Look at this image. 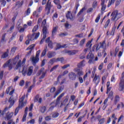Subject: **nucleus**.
I'll use <instances>...</instances> for the list:
<instances>
[{"instance_id":"e433bc0d","label":"nucleus","mask_w":124,"mask_h":124,"mask_svg":"<svg viewBox=\"0 0 124 124\" xmlns=\"http://www.w3.org/2000/svg\"><path fill=\"white\" fill-rule=\"evenodd\" d=\"M16 50H17V47L14 46V47H12L11 50V53L12 54H14V53H15V51H16Z\"/></svg>"},{"instance_id":"20e7f679","label":"nucleus","mask_w":124,"mask_h":124,"mask_svg":"<svg viewBox=\"0 0 124 124\" xmlns=\"http://www.w3.org/2000/svg\"><path fill=\"white\" fill-rule=\"evenodd\" d=\"M111 16H112L111 21L116 22V21H118L120 18L123 17V15L116 10L112 13Z\"/></svg>"},{"instance_id":"ea45409f","label":"nucleus","mask_w":124,"mask_h":124,"mask_svg":"<svg viewBox=\"0 0 124 124\" xmlns=\"http://www.w3.org/2000/svg\"><path fill=\"white\" fill-rule=\"evenodd\" d=\"M7 57H8V52H5L1 56L2 59H5V58H7Z\"/></svg>"},{"instance_id":"de8ad7c7","label":"nucleus","mask_w":124,"mask_h":124,"mask_svg":"<svg viewBox=\"0 0 124 124\" xmlns=\"http://www.w3.org/2000/svg\"><path fill=\"white\" fill-rule=\"evenodd\" d=\"M92 41H89L86 44V46L91 48L92 47Z\"/></svg>"},{"instance_id":"3c124183","label":"nucleus","mask_w":124,"mask_h":124,"mask_svg":"<svg viewBox=\"0 0 124 124\" xmlns=\"http://www.w3.org/2000/svg\"><path fill=\"white\" fill-rule=\"evenodd\" d=\"M40 52H41L40 50H39L36 52V56H35L36 58L39 59V55L40 54Z\"/></svg>"},{"instance_id":"cd10ccee","label":"nucleus","mask_w":124,"mask_h":124,"mask_svg":"<svg viewBox=\"0 0 124 124\" xmlns=\"http://www.w3.org/2000/svg\"><path fill=\"white\" fill-rule=\"evenodd\" d=\"M115 1H116V0H111L110 1H109L108 4V7H110L112 4H114V3H115Z\"/></svg>"},{"instance_id":"1a4fd4ad","label":"nucleus","mask_w":124,"mask_h":124,"mask_svg":"<svg viewBox=\"0 0 124 124\" xmlns=\"http://www.w3.org/2000/svg\"><path fill=\"white\" fill-rule=\"evenodd\" d=\"M39 34H40L39 32H38L37 33H33L32 35H31V36L28 35V38L29 37L30 40L31 41H32V40H34V39H37V38L39 36Z\"/></svg>"},{"instance_id":"69168bd1","label":"nucleus","mask_w":124,"mask_h":124,"mask_svg":"<svg viewBox=\"0 0 124 124\" xmlns=\"http://www.w3.org/2000/svg\"><path fill=\"white\" fill-rule=\"evenodd\" d=\"M56 50H58V49H61V48H62V45H61V44H57L56 45Z\"/></svg>"},{"instance_id":"6ab92c4d","label":"nucleus","mask_w":124,"mask_h":124,"mask_svg":"<svg viewBox=\"0 0 124 124\" xmlns=\"http://www.w3.org/2000/svg\"><path fill=\"white\" fill-rule=\"evenodd\" d=\"M34 102L41 103L42 102V98L39 97V95H37L34 98Z\"/></svg>"},{"instance_id":"4468645a","label":"nucleus","mask_w":124,"mask_h":124,"mask_svg":"<svg viewBox=\"0 0 124 124\" xmlns=\"http://www.w3.org/2000/svg\"><path fill=\"white\" fill-rule=\"evenodd\" d=\"M93 81L94 82L95 84H96V86H97V85H98V83L100 81V78H99V76H96V75L94 78Z\"/></svg>"},{"instance_id":"4d7b16f0","label":"nucleus","mask_w":124,"mask_h":124,"mask_svg":"<svg viewBox=\"0 0 124 124\" xmlns=\"http://www.w3.org/2000/svg\"><path fill=\"white\" fill-rule=\"evenodd\" d=\"M19 108H20V107L19 108H16L15 110V116H16L17 114H18V112H19V110L20 109Z\"/></svg>"},{"instance_id":"4be33fe9","label":"nucleus","mask_w":124,"mask_h":124,"mask_svg":"<svg viewBox=\"0 0 124 124\" xmlns=\"http://www.w3.org/2000/svg\"><path fill=\"white\" fill-rule=\"evenodd\" d=\"M101 5L102 6L101 11H105V9H106V4H105V0H103L102 1Z\"/></svg>"},{"instance_id":"8fccbe9b","label":"nucleus","mask_w":124,"mask_h":124,"mask_svg":"<svg viewBox=\"0 0 124 124\" xmlns=\"http://www.w3.org/2000/svg\"><path fill=\"white\" fill-rule=\"evenodd\" d=\"M53 2L55 4H61V1H60V0H54Z\"/></svg>"},{"instance_id":"603ef678","label":"nucleus","mask_w":124,"mask_h":124,"mask_svg":"<svg viewBox=\"0 0 124 124\" xmlns=\"http://www.w3.org/2000/svg\"><path fill=\"white\" fill-rule=\"evenodd\" d=\"M37 30H38V25H36L34 26V28L32 30L33 32L36 31Z\"/></svg>"},{"instance_id":"0eeeda50","label":"nucleus","mask_w":124,"mask_h":124,"mask_svg":"<svg viewBox=\"0 0 124 124\" xmlns=\"http://www.w3.org/2000/svg\"><path fill=\"white\" fill-rule=\"evenodd\" d=\"M74 71L77 73V77H81L84 75V72L82 69H79L78 68H76L74 69Z\"/></svg>"},{"instance_id":"b1692460","label":"nucleus","mask_w":124,"mask_h":124,"mask_svg":"<svg viewBox=\"0 0 124 124\" xmlns=\"http://www.w3.org/2000/svg\"><path fill=\"white\" fill-rule=\"evenodd\" d=\"M61 62V63H64V58L63 57L58 58L56 59V62Z\"/></svg>"},{"instance_id":"5701e85b","label":"nucleus","mask_w":124,"mask_h":124,"mask_svg":"<svg viewBox=\"0 0 124 124\" xmlns=\"http://www.w3.org/2000/svg\"><path fill=\"white\" fill-rule=\"evenodd\" d=\"M24 3V1H21L20 2V1H18L16 2V6H17V7L19 8V7H21L23 5Z\"/></svg>"},{"instance_id":"13d9d810","label":"nucleus","mask_w":124,"mask_h":124,"mask_svg":"<svg viewBox=\"0 0 124 124\" xmlns=\"http://www.w3.org/2000/svg\"><path fill=\"white\" fill-rule=\"evenodd\" d=\"M48 46L49 48H53V43H52V41L48 43Z\"/></svg>"},{"instance_id":"a19ab883","label":"nucleus","mask_w":124,"mask_h":124,"mask_svg":"<svg viewBox=\"0 0 124 124\" xmlns=\"http://www.w3.org/2000/svg\"><path fill=\"white\" fill-rule=\"evenodd\" d=\"M121 106H122V108H124V104L123 103H120L117 105V108L120 109L121 108Z\"/></svg>"},{"instance_id":"412c9836","label":"nucleus","mask_w":124,"mask_h":124,"mask_svg":"<svg viewBox=\"0 0 124 124\" xmlns=\"http://www.w3.org/2000/svg\"><path fill=\"white\" fill-rule=\"evenodd\" d=\"M58 29H59L58 26L53 27L52 31V37L54 38V36L56 35V33H57V31H58Z\"/></svg>"},{"instance_id":"0e129e2a","label":"nucleus","mask_w":124,"mask_h":124,"mask_svg":"<svg viewBox=\"0 0 124 124\" xmlns=\"http://www.w3.org/2000/svg\"><path fill=\"white\" fill-rule=\"evenodd\" d=\"M121 0H117L116 3H115V5L116 6H118V5H120V3H121Z\"/></svg>"},{"instance_id":"7ed1b4c3","label":"nucleus","mask_w":124,"mask_h":124,"mask_svg":"<svg viewBox=\"0 0 124 124\" xmlns=\"http://www.w3.org/2000/svg\"><path fill=\"white\" fill-rule=\"evenodd\" d=\"M19 61V56H16L14 59L9 60L4 65H3V67H6L8 66L9 68L12 69V62L13 64H16Z\"/></svg>"},{"instance_id":"c85d7f7f","label":"nucleus","mask_w":124,"mask_h":124,"mask_svg":"<svg viewBox=\"0 0 124 124\" xmlns=\"http://www.w3.org/2000/svg\"><path fill=\"white\" fill-rule=\"evenodd\" d=\"M119 101H120V96L116 95L114 99L115 104H117V103H118V102H119Z\"/></svg>"},{"instance_id":"bf43d9fd","label":"nucleus","mask_w":124,"mask_h":124,"mask_svg":"<svg viewBox=\"0 0 124 124\" xmlns=\"http://www.w3.org/2000/svg\"><path fill=\"white\" fill-rule=\"evenodd\" d=\"M26 13L27 16L30 15V14L31 13V9L30 8L27 9V10L26 12Z\"/></svg>"},{"instance_id":"37998d69","label":"nucleus","mask_w":124,"mask_h":124,"mask_svg":"<svg viewBox=\"0 0 124 124\" xmlns=\"http://www.w3.org/2000/svg\"><path fill=\"white\" fill-rule=\"evenodd\" d=\"M70 66V64H67L66 65H63V66L61 67L62 69H66L67 67H69Z\"/></svg>"},{"instance_id":"f3484780","label":"nucleus","mask_w":124,"mask_h":124,"mask_svg":"<svg viewBox=\"0 0 124 124\" xmlns=\"http://www.w3.org/2000/svg\"><path fill=\"white\" fill-rule=\"evenodd\" d=\"M14 115V113L13 112H11V113H9V112H8L7 113L6 117L5 118V121H9V120H10V119H11V118H12V117Z\"/></svg>"},{"instance_id":"2f4dec72","label":"nucleus","mask_w":124,"mask_h":124,"mask_svg":"<svg viewBox=\"0 0 124 124\" xmlns=\"http://www.w3.org/2000/svg\"><path fill=\"white\" fill-rule=\"evenodd\" d=\"M49 62L50 64H53L54 62H57V60L56 58H52L49 61Z\"/></svg>"},{"instance_id":"9b49d317","label":"nucleus","mask_w":124,"mask_h":124,"mask_svg":"<svg viewBox=\"0 0 124 124\" xmlns=\"http://www.w3.org/2000/svg\"><path fill=\"white\" fill-rule=\"evenodd\" d=\"M69 78L72 81H74L76 80V74L74 72H70L69 73Z\"/></svg>"},{"instance_id":"052dcab7","label":"nucleus","mask_w":124,"mask_h":124,"mask_svg":"<svg viewBox=\"0 0 124 124\" xmlns=\"http://www.w3.org/2000/svg\"><path fill=\"white\" fill-rule=\"evenodd\" d=\"M29 123H30V124H34V123H35V120H34V119L31 120L29 122H27V124H29Z\"/></svg>"},{"instance_id":"9d476101","label":"nucleus","mask_w":124,"mask_h":124,"mask_svg":"<svg viewBox=\"0 0 124 124\" xmlns=\"http://www.w3.org/2000/svg\"><path fill=\"white\" fill-rule=\"evenodd\" d=\"M25 96L23 95L21 98L19 99V107L22 108L23 107V106H25L26 105V103L24 102V99H25Z\"/></svg>"},{"instance_id":"39448f33","label":"nucleus","mask_w":124,"mask_h":124,"mask_svg":"<svg viewBox=\"0 0 124 124\" xmlns=\"http://www.w3.org/2000/svg\"><path fill=\"white\" fill-rule=\"evenodd\" d=\"M42 74V76L40 79H43L45 77V75L47 74V70H45L44 68H42L37 73V76H39Z\"/></svg>"},{"instance_id":"423d86ee","label":"nucleus","mask_w":124,"mask_h":124,"mask_svg":"<svg viewBox=\"0 0 124 124\" xmlns=\"http://www.w3.org/2000/svg\"><path fill=\"white\" fill-rule=\"evenodd\" d=\"M9 102L10 104L9 108H11L13 105H14V102L15 101H14V98H13V96H12L9 99ZM9 108L8 107H6L3 110V112H6L7 110H8Z\"/></svg>"},{"instance_id":"a18cd8bd","label":"nucleus","mask_w":124,"mask_h":124,"mask_svg":"<svg viewBox=\"0 0 124 124\" xmlns=\"http://www.w3.org/2000/svg\"><path fill=\"white\" fill-rule=\"evenodd\" d=\"M79 6H80V4H79V3L78 2L76 3L75 5V8H76L75 13L77 12V10H78V7H79Z\"/></svg>"},{"instance_id":"e2e57ef3","label":"nucleus","mask_w":124,"mask_h":124,"mask_svg":"<svg viewBox=\"0 0 124 124\" xmlns=\"http://www.w3.org/2000/svg\"><path fill=\"white\" fill-rule=\"evenodd\" d=\"M103 65H104L103 63H101L99 65V67H98V69H99V70H101V69H102V68H103Z\"/></svg>"},{"instance_id":"7c9ffc66","label":"nucleus","mask_w":124,"mask_h":124,"mask_svg":"<svg viewBox=\"0 0 124 124\" xmlns=\"http://www.w3.org/2000/svg\"><path fill=\"white\" fill-rule=\"evenodd\" d=\"M87 59H90L91 60H93V54L89 53L87 57Z\"/></svg>"},{"instance_id":"aec40b11","label":"nucleus","mask_w":124,"mask_h":124,"mask_svg":"<svg viewBox=\"0 0 124 124\" xmlns=\"http://www.w3.org/2000/svg\"><path fill=\"white\" fill-rule=\"evenodd\" d=\"M56 56V52H48L47 54V56L48 59H51V58H53Z\"/></svg>"},{"instance_id":"f8f14e48","label":"nucleus","mask_w":124,"mask_h":124,"mask_svg":"<svg viewBox=\"0 0 124 124\" xmlns=\"http://www.w3.org/2000/svg\"><path fill=\"white\" fill-rule=\"evenodd\" d=\"M64 95V93H62L59 96L54 104V106L55 107L57 106V105H59V104H60V100H61V98H62V96H63Z\"/></svg>"},{"instance_id":"bb28decb","label":"nucleus","mask_w":124,"mask_h":124,"mask_svg":"<svg viewBox=\"0 0 124 124\" xmlns=\"http://www.w3.org/2000/svg\"><path fill=\"white\" fill-rule=\"evenodd\" d=\"M86 9H87L86 8H85V7L82 8L80 11H79V12L78 14V16H80V15H81V14H82V13H83L85 10H86Z\"/></svg>"},{"instance_id":"58836bf2","label":"nucleus","mask_w":124,"mask_h":124,"mask_svg":"<svg viewBox=\"0 0 124 124\" xmlns=\"http://www.w3.org/2000/svg\"><path fill=\"white\" fill-rule=\"evenodd\" d=\"M17 33H18L17 31L14 32L13 33L12 36L11 38V39H12H12H14L15 38V36H16V35H17Z\"/></svg>"},{"instance_id":"6e6d98bb","label":"nucleus","mask_w":124,"mask_h":124,"mask_svg":"<svg viewBox=\"0 0 124 124\" xmlns=\"http://www.w3.org/2000/svg\"><path fill=\"white\" fill-rule=\"evenodd\" d=\"M76 37H78L79 38H81V37H83V33H81L79 34H77L75 35Z\"/></svg>"},{"instance_id":"680f3d73","label":"nucleus","mask_w":124,"mask_h":124,"mask_svg":"<svg viewBox=\"0 0 124 124\" xmlns=\"http://www.w3.org/2000/svg\"><path fill=\"white\" fill-rule=\"evenodd\" d=\"M46 49H44L43 50V52L42 53L41 57H44V56H45V55H46Z\"/></svg>"},{"instance_id":"f03ea898","label":"nucleus","mask_w":124,"mask_h":124,"mask_svg":"<svg viewBox=\"0 0 124 124\" xmlns=\"http://www.w3.org/2000/svg\"><path fill=\"white\" fill-rule=\"evenodd\" d=\"M42 27H43V37L40 42V44H42V43L44 42V41H45V38H46V34H47V33H48V32L47 30V27H46V19H44L42 23Z\"/></svg>"},{"instance_id":"338daca9","label":"nucleus","mask_w":124,"mask_h":124,"mask_svg":"<svg viewBox=\"0 0 124 124\" xmlns=\"http://www.w3.org/2000/svg\"><path fill=\"white\" fill-rule=\"evenodd\" d=\"M42 6L39 7V8L37 9V12H41V11H42Z\"/></svg>"},{"instance_id":"c756f323","label":"nucleus","mask_w":124,"mask_h":124,"mask_svg":"<svg viewBox=\"0 0 124 124\" xmlns=\"http://www.w3.org/2000/svg\"><path fill=\"white\" fill-rule=\"evenodd\" d=\"M64 89V85H62L59 87L57 91L60 93H62V92Z\"/></svg>"},{"instance_id":"a878e982","label":"nucleus","mask_w":124,"mask_h":124,"mask_svg":"<svg viewBox=\"0 0 124 124\" xmlns=\"http://www.w3.org/2000/svg\"><path fill=\"white\" fill-rule=\"evenodd\" d=\"M108 98H110L111 100H113V99L114 98V95H113V91H111L109 94H108Z\"/></svg>"},{"instance_id":"a211bd4d","label":"nucleus","mask_w":124,"mask_h":124,"mask_svg":"<svg viewBox=\"0 0 124 124\" xmlns=\"http://www.w3.org/2000/svg\"><path fill=\"white\" fill-rule=\"evenodd\" d=\"M29 110V108L26 107L25 108V110L24 111L25 114L23 115V118H22V122H26V118H27V115H28V111Z\"/></svg>"},{"instance_id":"09e8293b","label":"nucleus","mask_w":124,"mask_h":124,"mask_svg":"<svg viewBox=\"0 0 124 124\" xmlns=\"http://www.w3.org/2000/svg\"><path fill=\"white\" fill-rule=\"evenodd\" d=\"M45 111H46V107H43L41 108V113H45Z\"/></svg>"},{"instance_id":"4c0bfd02","label":"nucleus","mask_w":124,"mask_h":124,"mask_svg":"<svg viewBox=\"0 0 124 124\" xmlns=\"http://www.w3.org/2000/svg\"><path fill=\"white\" fill-rule=\"evenodd\" d=\"M68 101V98H66L63 101L62 103H61V106H62V105H65L66 104V102Z\"/></svg>"},{"instance_id":"473e14b6","label":"nucleus","mask_w":124,"mask_h":124,"mask_svg":"<svg viewBox=\"0 0 124 124\" xmlns=\"http://www.w3.org/2000/svg\"><path fill=\"white\" fill-rule=\"evenodd\" d=\"M85 42H86V39H82L79 43V46L82 47V46L85 44Z\"/></svg>"},{"instance_id":"6e6552de","label":"nucleus","mask_w":124,"mask_h":124,"mask_svg":"<svg viewBox=\"0 0 124 124\" xmlns=\"http://www.w3.org/2000/svg\"><path fill=\"white\" fill-rule=\"evenodd\" d=\"M52 5H51V0H48V1L46 5V10L47 11L46 15H49L50 11H51V8Z\"/></svg>"},{"instance_id":"f704fd0d","label":"nucleus","mask_w":124,"mask_h":124,"mask_svg":"<svg viewBox=\"0 0 124 124\" xmlns=\"http://www.w3.org/2000/svg\"><path fill=\"white\" fill-rule=\"evenodd\" d=\"M59 65H56L55 66H54L50 70V72H52V71H54V70H56V69L57 68H58V67H59Z\"/></svg>"},{"instance_id":"393cba45","label":"nucleus","mask_w":124,"mask_h":124,"mask_svg":"<svg viewBox=\"0 0 124 124\" xmlns=\"http://www.w3.org/2000/svg\"><path fill=\"white\" fill-rule=\"evenodd\" d=\"M85 62V61H82L78 63V66L80 68V67H83V66H85V64L84 62Z\"/></svg>"},{"instance_id":"49530a36","label":"nucleus","mask_w":124,"mask_h":124,"mask_svg":"<svg viewBox=\"0 0 124 124\" xmlns=\"http://www.w3.org/2000/svg\"><path fill=\"white\" fill-rule=\"evenodd\" d=\"M109 24H110V19H108L107 22H106V24L105 25V28L106 29L108 26H109Z\"/></svg>"},{"instance_id":"5fc2aeb1","label":"nucleus","mask_w":124,"mask_h":124,"mask_svg":"<svg viewBox=\"0 0 124 124\" xmlns=\"http://www.w3.org/2000/svg\"><path fill=\"white\" fill-rule=\"evenodd\" d=\"M118 52H119V46H117L116 48H115V53L114 54V57H116V56H117Z\"/></svg>"},{"instance_id":"ddd939ff","label":"nucleus","mask_w":124,"mask_h":124,"mask_svg":"<svg viewBox=\"0 0 124 124\" xmlns=\"http://www.w3.org/2000/svg\"><path fill=\"white\" fill-rule=\"evenodd\" d=\"M66 17L67 19H69L71 21H73V16H72V14H71V12L67 11L66 13Z\"/></svg>"},{"instance_id":"79ce46f5","label":"nucleus","mask_w":124,"mask_h":124,"mask_svg":"<svg viewBox=\"0 0 124 124\" xmlns=\"http://www.w3.org/2000/svg\"><path fill=\"white\" fill-rule=\"evenodd\" d=\"M60 115V113L58 112H55L52 114V118H58Z\"/></svg>"},{"instance_id":"dca6fc26","label":"nucleus","mask_w":124,"mask_h":124,"mask_svg":"<svg viewBox=\"0 0 124 124\" xmlns=\"http://www.w3.org/2000/svg\"><path fill=\"white\" fill-rule=\"evenodd\" d=\"M30 61H31L33 64H35V63L38 62L39 58H37L36 57H34V56H33L30 58Z\"/></svg>"},{"instance_id":"f257e3e1","label":"nucleus","mask_w":124,"mask_h":124,"mask_svg":"<svg viewBox=\"0 0 124 124\" xmlns=\"http://www.w3.org/2000/svg\"><path fill=\"white\" fill-rule=\"evenodd\" d=\"M21 60H19L17 64L16 65V69L19 68V73H22V75L25 77L27 75V76H31L33 72V67L30 66L28 68L27 66H21Z\"/></svg>"},{"instance_id":"2eb2a0df","label":"nucleus","mask_w":124,"mask_h":124,"mask_svg":"<svg viewBox=\"0 0 124 124\" xmlns=\"http://www.w3.org/2000/svg\"><path fill=\"white\" fill-rule=\"evenodd\" d=\"M79 51L78 50H68L66 52L67 54L69 56H72L73 55H76Z\"/></svg>"},{"instance_id":"774afa93","label":"nucleus","mask_w":124,"mask_h":124,"mask_svg":"<svg viewBox=\"0 0 124 124\" xmlns=\"http://www.w3.org/2000/svg\"><path fill=\"white\" fill-rule=\"evenodd\" d=\"M3 86H4V81H3L1 82L0 86V89L1 90L2 88H3Z\"/></svg>"},{"instance_id":"c9c22d12","label":"nucleus","mask_w":124,"mask_h":124,"mask_svg":"<svg viewBox=\"0 0 124 124\" xmlns=\"http://www.w3.org/2000/svg\"><path fill=\"white\" fill-rule=\"evenodd\" d=\"M34 46H35L34 44L31 45L27 48V50H30L32 51V50H33V48H34Z\"/></svg>"},{"instance_id":"72a5a7b5","label":"nucleus","mask_w":124,"mask_h":124,"mask_svg":"<svg viewBox=\"0 0 124 124\" xmlns=\"http://www.w3.org/2000/svg\"><path fill=\"white\" fill-rule=\"evenodd\" d=\"M98 124H104L105 122V118H102L100 120H98Z\"/></svg>"},{"instance_id":"c03bdc74","label":"nucleus","mask_w":124,"mask_h":124,"mask_svg":"<svg viewBox=\"0 0 124 124\" xmlns=\"http://www.w3.org/2000/svg\"><path fill=\"white\" fill-rule=\"evenodd\" d=\"M108 98H107L105 100V101H104V106L103 108H104V106H105V108H106V107H107V102H108Z\"/></svg>"},{"instance_id":"864d4df0","label":"nucleus","mask_w":124,"mask_h":124,"mask_svg":"<svg viewBox=\"0 0 124 124\" xmlns=\"http://www.w3.org/2000/svg\"><path fill=\"white\" fill-rule=\"evenodd\" d=\"M78 81H79L80 84H82L84 82V80H83V78L81 77H78Z\"/></svg>"}]
</instances>
